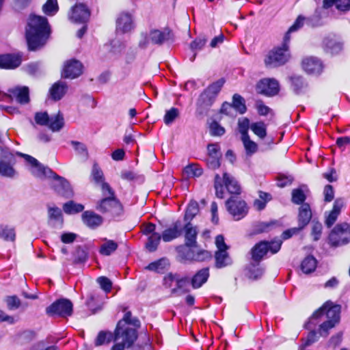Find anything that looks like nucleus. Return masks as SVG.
<instances>
[{"instance_id":"f257e3e1","label":"nucleus","mask_w":350,"mask_h":350,"mask_svg":"<svg viewBox=\"0 0 350 350\" xmlns=\"http://www.w3.org/2000/svg\"><path fill=\"white\" fill-rule=\"evenodd\" d=\"M340 313V306L328 301L313 313L306 325L307 328L312 329L319 323V319H325L319 325V333L321 336L326 337L329 331L339 323Z\"/></svg>"},{"instance_id":"f03ea898","label":"nucleus","mask_w":350,"mask_h":350,"mask_svg":"<svg viewBox=\"0 0 350 350\" xmlns=\"http://www.w3.org/2000/svg\"><path fill=\"white\" fill-rule=\"evenodd\" d=\"M50 34V28L45 17L31 15L26 27V39L29 50L35 51L44 46Z\"/></svg>"},{"instance_id":"7ed1b4c3","label":"nucleus","mask_w":350,"mask_h":350,"mask_svg":"<svg viewBox=\"0 0 350 350\" xmlns=\"http://www.w3.org/2000/svg\"><path fill=\"white\" fill-rule=\"evenodd\" d=\"M288 42L284 40L281 47L272 49L265 58V64L267 67H277L284 64L290 58Z\"/></svg>"},{"instance_id":"20e7f679","label":"nucleus","mask_w":350,"mask_h":350,"mask_svg":"<svg viewBox=\"0 0 350 350\" xmlns=\"http://www.w3.org/2000/svg\"><path fill=\"white\" fill-rule=\"evenodd\" d=\"M225 81L220 79L218 81L211 84L204 92L200 94L198 101V105L203 108L211 107L221 88L223 87Z\"/></svg>"},{"instance_id":"39448f33","label":"nucleus","mask_w":350,"mask_h":350,"mask_svg":"<svg viewBox=\"0 0 350 350\" xmlns=\"http://www.w3.org/2000/svg\"><path fill=\"white\" fill-rule=\"evenodd\" d=\"M124 321H118L114 332V340L120 342L126 347H130L136 340L137 336L136 329L129 326H124Z\"/></svg>"},{"instance_id":"423d86ee","label":"nucleus","mask_w":350,"mask_h":350,"mask_svg":"<svg viewBox=\"0 0 350 350\" xmlns=\"http://www.w3.org/2000/svg\"><path fill=\"white\" fill-rule=\"evenodd\" d=\"M97 211L102 213H108L112 217L121 215L123 208L115 196H107L99 200L96 206Z\"/></svg>"},{"instance_id":"0eeeda50","label":"nucleus","mask_w":350,"mask_h":350,"mask_svg":"<svg viewBox=\"0 0 350 350\" xmlns=\"http://www.w3.org/2000/svg\"><path fill=\"white\" fill-rule=\"evenodd\" d=\"M329 241L334 247L347 243L350 241L349 225L347 223L336 225L329 234Z\"/></svg>"},{"instance_id":"6e6552de","label":"nucleus","mask_w":350,"mask_h":350,"mask_svg":"<svg viewBox=\"0 0 350 350\" xmlns=\"http://www.w3.org/2000/svg\"><path fill=\"white\" fill-rule=\"evenodd\" d=\"M282 245L281 240H276L271 242L261 241L257 243L252 249V258L255 261H260L269 250L272 254L277 253Z\"/></svg>"},{"instance_id":"1a4fd4ad","label":"nucleus","mask_w":350,"mask_h":350,"mask_svg":"<svg viewBox=\"0 0 350 350\" xmlns=\"http://www.w3.org/2000/svg\"><path fill=\"white\" fill-rule=\"evenodd\" d=\"M17 154L25 159L29 170L34 176L40 178H51L53 174V172L51 169L44 167L33 157L19 152H17Z\"/></svg>"},{"instance_id":"9d476101","label":"nucleus","mask_w":350,"mask_h":350,"mask_svg":"<svg viewBox=\"0 0 350 350\" xmlns=\"http://www.w3.org/2000/svg\"><path fill=\"white\" fill-rule=\"evenodd\" d=\"M72 304L70 300L60 299L47 307L46 312L48 315L51 317L58 316L66 317L72 314Z\"/></svg>"},{"instance_id":"9b49d317","label":"nucleus","mask_w":350,"mask_h":350,"mask_svg":"<svg viewBox=\"0 0 350 350\" xmlns=\"http://www.w3.org/2000/svg\"><path fill=\"white\" fill-rule=\"evenodd\" d=\"M226 207L229 213L237 220H239L246 215L248 208L245 201L237 196H232L226 201Z\"/></svg>"},{"instance_id":"f8f14e48","label":"nucleus","mask_w":350,"mask_h":350,"mask_svg":"<svg viewBox=\"0 0 350 350\" xmlns=\"http://www.w3.org/2000/svg\"><path fill=\"white\" fill-rule=\"evenodd\" d=\"M15 162L14 155L7 150H3L2 159L0 161V175L13 178L16 174V170L13 167Z\"/></svg>"},{"instance_id":"ddd939ff","label":"nucleus","mask_w":350,"mask_h":350,"mask_svg":"<svg viewBox=\"0 0 350 350\" xmlns=\"http://www.w3.org/2000/svg\"><path fill=\"white\" fill-rule=\"evenodd\" d=\"M51 178H53V187L59 195L66 198H70L72 196L70 185L64 178L58 176L55 172H53Z\"/></svg>"},{"instance_id":"4468645a","label":"nucleus","mask_w":350,"mask_h":350,"mask_svg":"<svg viewBox=\"0 0 350 350\" xmlns=\"http://www.w3.org/2000/svg\"><path fill=\"white\" fill-rule=\"evenodd\" d=\"M256 89L258 93L273 96L279 92V83L274 79H264L259 81Z\"/></svg>"},{"instance_id":"2eb2a0df","label":"nucleus","mask_w":350,"mask_h":350,"mask_svg":"<svg viewBox=\"0 0 350 350\" xmlns=\"http://www.w3.org/2000/svg\"><path fill=\"white\" fill-rule=\"evenodd\" d=\"M90 15V10L86 5L78 3L72 8L69 18L76 23H85L88 20Z\"/></svg>"},{"instance_id":"dca6fc26","label":"nucleus","mask_w":350,"mask_h":350,"mask_svg":"<svg viewBox=\"0 0 350 350\" xmlns=\"http://www.w3.org/2000/svg\"><path fill=\"white\" fill-rule=\"evenodd\" d=\"M83 66L77 60H70L65 63L62 71V77L64 78L75 79L82 73Z\"/></svg>"},{"instance_id":"f3484780","label":"nucleus","mask_w":350,"mask_h":350,"mask_svg":"<svg viewBox=\"0 0 350 350\" xmlns=\"http://www.w3.org/2000/svg\"><path fill=\"white\" fill-rule=\"evenodd\" d=\"M325 52L331 54H337L342 51L343 43L336 35H329L325 38L323 42Z\"/></svg>"},{"instance_id":"a211bd4d","label":"nucleus","mask_w":350,"mask_h":350,"mask_svg":"<svg viewBox=\"0 0 350 350\" xmlns=\"http://www.w3.org/2000/svg\"><path fill=\"white\" fill-rule=\"evenodd\" d=\"M183 234V225L180 221H176L169 228H166L161 236L164 242H170L180 237Z\"/></svg>"},{"instance_id":"6ab92c4d","label":"nucleus","mask_w":350,"mask_h":350,"mask_svg":"<svg viewBox=\"0 0 350 350\" xmlns=\"http://www.w3.org/2000/svg\"><path fill=\"white\" fill-rule=\"evenodd\" d=\"M221 157V154L219 151V146L217 144H210L208 146L206 162L210 168L216 169L219 167Z\"/></svg>"},{"instance_id":"aec40b11","label":"nucleus","mask_w":350,"mask_h":350,"mask_svg":"<svg viewBox=\"0 0 350 350\" xmlns=\"http://www.w3.org/2000/svg\"><path fill=\"white\" fill-rule=\"evenodd\" d=\"M302 67L306 72L314 75L320 74L323 70L321 62L314 57L305 58L302 61Z\"/></svg>"},{"instance_id":"412c9836","label":"nucleus","mask_w":350,"mask_h":350,"mask_svg":"<svg viewBox=\"0 0 350 350\" xmlns=\"http://www.w3.org/2000/svg\"><path fill=\"white\" fill-rule=\"evenodd\" d=\"M82 221L88 227L96 228L100 226L103 221V217L93 211H85L82 215Z\"/></svg>"},{"instance_id":"4be33fe9","label":"nucleus","mask_w":350,"mask_h":350,"mask_svg":"<svg viewBox=\"0 0 350 350\" xmlns=\"http://www.w3.org/2000/svg\"><path fill=\"white\" fill-rule=\"evenodd\" d=\"M21 63L18 55L5 54L0 55V68L13 69L19 66Z\"/></svg>"},{"instance_id":"5701e85b","label":"nucleus","mask_w":350,"mask_h":350,"mask_svg":"<svg viewBox=\"0 0 350 350\" xmlns=\"http://www.w3.org/2000/svg\"><path fill=\"white\" fill-rule=\"evenodd\" d=\"M183 230L185 232V244L187 246H196L198 234L197 228L188 221L184 226H183Z\"/></svg>"},{"instance_id":"b1692460","label":"nucleus","mask_w":350,"mask_h":350,"mask_svg":"<svg viewBox=\"0 0 350 350\" xmlns=\"http://www.w3.org/2000/svg\"><path fill=\"white\" fill-rule=\"evenodd\" d=\"M133 28V20L131 16L127 13L121 14L116 21V30L125 33Z\"/></svg>"},{"instance_id":"393cba45","label":"nucleus","mask_w":350,"mask_h":350,"mask_svg":"<svg viewBox=\"0 0 350 350\" xmlns=\"http://www.w3.org/2000/svg\"><path fill=\"white\" fill-rule=\"evenodd\" d=\"M171 31L165 29L163 31L152 30L150 32L149 40L154 44H162L164 42L171 39Z\"/></svg>"},{"instance_id":"a878e982","label":"nucleus","mask_w":350,"mask_h":350,"mask_svg":"<svg viewBox=\"0 0 350 350\" xmlns=\"http://www.w3.org/2000/svg\"><path fill=\"white\" fill-rule=\"evenodd\" d=\"M10 97L15 98L18 103L21 104L27 103L29 100V89L27 87L15 88L10 90Z\"/></svg>"},{"instance_id":"bb28decb","label":"nucleus","mask_w":350,"mask_h":350,"mask_svg":"<svg viewBox=\"0 0 350 350\" xmlns=\"http://www.w3.org/2000/svg\"><path fill=\"white\" fill-rule=\"evenodd\" d=\"M312 217V212L310 205L307 203H304L299 208L298 221L301 228H304L308 225Z\"/></svg>"},{"instance_id":"cd10ccee","label":"nucleus","mask_w":350,"mask_h":350,"mask_svg":"<svg viewBox=\"0 0 350 350\" xmlns=\"http://www.w3.org/2000/svg\"><path fill=\"white\" fill-rule=\"evenodd\" d=\"M67 86L64 82L57 81L55 83L49 90L50 96L54 100H60L66 94Z\"/></svg>"},{"instance_id":"c85d7f7f","label":"nucleus","mask_w":350,"mask_h":350,"mask_svg":"<svg viewBox=\"0 0 350 350\" xmlns=\"http://www.w3.org/2000/svg\"><path fill=\"white\" fill-rule=\"evenodd\" d=\"M64 125V116L59 111L57 114L49 116V120L47 126L53 132H57L60 131L63 128Z\"/></svg>"},{"instance_id":"c756f323","label":"nucleus","mask_w":350,"mask_h":350,"mask_svg":"<svg viewBox=\"0 0 350 350\" xmlns=\"http://www.w3.org/2000/svg\"><path fill=\"white\" fill-rule=\"evenodd\" d=\"M191 246H187L186 244L184 245H180L177 247L176 251L178 253L177 257L181 262L185 261H192L194 256V251L190 247Z\"/></svg>"},{"instance_id":"7c9ffc66","label":"nucleus","mask_w":350,"mask_h":350,"mask_svg":"<svg viewBox=\"0 0 350 350\" xmlns=\"http://www.w3.org/2000/svg\"><path fill=\"white\" fill-rule=\"evenodd\" d=\"M223 178L225 186L230 193L239 194L241 187L234 178L227 173H224Z\"/></svg>"},{"instance_id":"2f4dec72","label":"nucleus","mask_w":350,"mask_h":350,"mask_svg":"<svg viewBox=\"0 0 350 350\" xmlns=\"http://www.w3.org/2000/svg\"><path fill=\"white\" fill-rule=\"evenodd\" d=\"M334 5L340 11L346 12L350 10V0H323L324 8H329Z\"/></svg>"},{"instance_id":"473e14b6","label":"nucleus","mask_w":350,"mask_h":350,"mask_svg":"<svg viewBox=\"0 0 350 350\" xmlns=\"http://www.w3.org/2000/svg\"><path fill=\"white\" fill-rule=\"evenodd\" d=\"M209 276L208 268L200 270L192 278L191 284L193 288H199L205 283Z\"/></svg>"},{"instance_id":"72a5a7b5","label":"nucleus","mask_w":350,"mask_h":350,"mask_svg":"<svg viewBox=\"0 0 350 350\" xmlns=\"http://www.w3.org/2000/svg\"><path fill=\"white\" fill-rule=\"evenodd\" d=\"M226 250H217L215 252V265L217 268H222L230 264V258Z\"/></svg>"},{"instance_id":"f704fd0d","label":"nucleus","mask_w":350,"mask_h":350,"mask_svg":"<svg viewBox=\"0 0 350 350\" xmlns=\"http://www.w3.org/2000/svg\"><path fill=\"white\" fill-rule=\"evenodd\" d=\"M104 243L100 245V253L104 256H109L118 248V243L113 240L104 239Z\"/></svg>"},{"instance_id":"c9c22d12","label":"nucleus","mask_w":350,"mask_h":350,"mask_svg":"<svg viewBox=\"0 0 350 350\" xmlns=\"http://www.w3.org/2000/svg\"><path fill=\"white\" fill-rule=\"evenodd\" d=\"M271 199V195L268 193L259 191L258 198L254 202V206L258 211L264 209L267 203Z\"/></svg>"},{"instance_id":"e433bc0d","label":"nucleus","mask_w":350,"mask_h":350,"mask_svg":"<svg viewBox=\"0 0 350 350\" xmlns=\"http://www.w3.org/2000/svg\"><path fill=\"white\" fill-rule=\"evenodd\" d=\"M317 267V260L311 256H307L301 264V269L305 273H310Z\"/></svg>"},{"instance_id":"4c0bfd02","label":"nucleus","mask_w":350,"mask_h":350,"mask_svg":"<svg viewBox=\"0 0 350 350\" xmlns=\"http://www.w3.org/2000/svg\"><path fill=\"white\" fill-rule=\"evenodd\" d=\"M306 18L301 15H299L297 19L295 20V23L290 27L288 31L286 33L284 38L286 42H289L291 37L290 33L292 32H295L299 29H301L305 23Z\"/></svg>"},{"instance_id":"58836bf2","label":"nucleus","mask_w":350,"mask_h":350,"mask_svg":"<svg viewBox=\"0 0 350 350\" xmlns=\"http://www.w3.org/2000/svg\"><path fill=\"white\" fill-rule=\"evenodd\" d=\"M202 174V168L196 164L187 165L183 170V175L187 178L199 177Z\"/></svg>"},{"instance_id":"ea45409f","label":"nucleus","mask_w":350,"mask_h":350,"mask_svg":"<svg viewBox=\"0 0 350 350\" xmlns=\"http://www.w3.org/2000/svg\"><path fill=\"white\" fill-rule=\"evenodd\" d=\"M241 141L243 144L247 155L251 156L257 151V144L250 139L249 135L241 136Z\"/></svg>"},{"instance_id":"a19ab883","label":"nucleus","mask_w":350,"mask_h":350,"mask_svg":"<svg viewBox=\"0 0 350 350\" xmlns=\"http://www.w3.org/2000/svg\"><path fill=\"white\" fill-rule=\"evenodd\" d=\"M113 338V335L111 332L100 331L95 340V345L98 347L105 344H108Z\"/></svg>"},{"instance_id":"79ce46f5","label":"nucleus","mask_w":350,"mask_h":350,"mask_svg":"<svg viewBox=\"0 0 350 350\" xmlns=\"http://www.w3.org/2000/svg\"><path fill=\"white\" fill-rule=\"evenodd\" d=\"M84 209L83 205L75 203L73 201H69L63 206L64 211L67 214H75L81 212Z\"/></svg>"},{"instance_id":"37998d69","label":"nucleus","mask_w":350,"mask_h":350,"mask_svg":"<svg viewBox=\"0 0 350 350\" xmlns=\"http://www.w3.org/2000/svg\"><path fill=\"white\" fill-rule=\"evenodd\" d=\"M91 178L96 185L105 181L103 172L97 163L93 165Z\"/></svg>"},{"instance_id":"c03bdc74","label":"nucleus","mask_w":350,"mask_h":350,"mask_svg":"<svg viewBox=\"0 0 350 350\" xmlns=\"http://www.w3.org/2000/svg\"><path fill=\"white\" fill-rule=\"evenodd\" d=\"M59 10L57 0H47L42 6V11L49 16H53Z\"/></svg>"},{"instance_id":"a18cd8bd","label":"nucleus","mask_w":350,"mask_h":350,"mask_svg":"<svg viewBox=\"0 0 350 350\" xmlns=\"http://www.w3.org/2000/svg\"><path fill=\"white\" fill-rule=\"evenodd\" d=\"M161 237L159 233H152L148 239L146 244L147 250L150 252H154L159 244Z\"/></svg>"},{"instance_id":"49530a36","label":"nucleus","mask_w":350,"mask_h":350,"mask_svg":"<svg viewBox=\"0 0 350 350\" xmlns=\"http://www.w3.org/2000/svg\"><path fill=\"white\" fill-rule=\"evenodd\" d=\"M199 206L197 202L191 201L189 204L185 215V220L190 221L198 213Z\"/></svg>"},{"instance_id":"de8ad7c7","label":"nucleus","mask_w":350,"mask_h":350,"mask_svg":"<svg viewBox=\"0 0 350 350\" xmlns=\"http://www.w3.org/2000/svg\"><path fill=\"white\" fill-rule=\"evenodd\" d=\"M250 129L260 139L265 138L267 135L266 126L262 122L252 124Z\"/></svg>"},{"instance_id":"09e8293b","label":"nucleus","mask_w":350,"mask_h":350,"mask_svg":"<svg viewBox=\"0 0 350 350\" xmlns=\"http://www.w3.org/2000/svg\"><path fill=\"white\" fill-rule=\"evenodd\" d=\"M234 111H239L240 113H244L246 111V107L244 103L243 98L238 94L233 96L232 104Z\"/></svg>"},{"instance_id":"8fccbe9b","label":"nucleus","mask_w":350,"mask_h":350,"mask_svg":"<svg viewBox=\"0 0 350 350\" xmlns=\"http://www.w3.org/2000/svg\"><path fill=\"white\" fill-rule=\"evenodd\" d=\"M168 265V262L165 259H160L157 261L153 262L149 264L146 269L150 271H154L157 272H161L165 269V268Z\"/></svg>"},{"instance_id":"3c124183","label":"nucleus","mask_w":350,"mask_h":350,"mask_svg":"<svg viewBox=\"0 0 350 350\" xmlns=\"http://www.w3.org/2000/svg\"><path fill=\"white\" fill-rule=\"evenodd\" d=\"M0 238L3 239L5 241H14V230L8 227L0 226Z\"/></svg>"},{"instance_id":"603ef678","label":"nucleus","mask_w":350,"mask_h":350,"mask_svg":"<svg viewBox=\"0 0 350 350\" xmlns=\"http://www.w3.org/2000/svg\"><path fill=\"white\" fill-rule=\"evenodd\" d=\"M179 111L176 108L172 107L167 111L164 116V122L168 125L174 122V120L178 116Z\"/></svg>"},{"instance_id":"864d4df0","label":"nucleus","mask_w":350,"mask_h":350,"mask_svg":"<svg viewBox=\"0 0 350 350\" xmlns=\"http://www.w3.org/2000/svg\"><path fill=\"white\" fill-rule=\"evenodd\" d=\"M291 81L293 90L297 93H299L304 88L306 87V83L301 77H293L291 78Z\"/></svg>"},{"instance_id":"5fc2aeb1","label":"nucleus","mask_w":350,"mask_h":350,"mask_svg":"<svg viewBox=\"0 0 350 350\" xmlns=\"http://www.w3.org/2000/svg\"><path fill=\"white\" fill-rule=\"evenodd\" d=\"M306 200V195L301 189H295L292 191V202L295 204H299L303 203Z\"/></svg>"},{"instance_id":"6e6d98bb","label":"nucleus","mask_w":350,"mask_h":350,"mask_svg":"<svg viewBox=\"0 0 350 350\" xmlns=\"http://www.w3.org/2000/svg\"><path fill=\"white\" fill-rule=\"evenodd\" d=\"M71 144L75 148V151L79 154L80 156L83 157V158L87 159L88 157V152L86 146L79 142L72 141Z\"/></svg>"},{"instance_id":"4d7b16f0","label":"nucleus","mask_w":350,"mask_h":350,"mask_svg":"<svg viewBox=\"0 0 350 350\" xmlns=\"http://www.w3.org/2000/svg\"><path fill=\"white\" fill-rule=\"evenodd\" d=\"M210 133L213 136H221L225 133V129L218 122L213 121L210 124Z\"/></svg>"},{"instance_id":"13d9d810","label":"nucleus","mask_w":350,"mask_h":350,"mask_svg":"<svg viewBox=\"0 0 350 350\" xmlns=\"http://www.w3.org/2000/svg\"><path fill=\"white\" fill-rule=\"evenodd\" d=\"M239 130L241 136H247V131L250 128V120L246 118H243L239 120L238 122Z\"/></svg>"},{"instance_id":"bf43d9fd","label":"nucleus","mask_w":350,"mask_h":350,"mask_svg":"<svg viewBox=\"0 0 350 350\" xmlns=\"http://www.w3.org/2000/svg\"><path fill=\"white\" fill-rule=\"evenodd\" d=\"M120 321H124V326H129V325H133L135 327H139L140 325L139 321L137 319L131 318V312H126L123 319Z\"/></svg>"},{"instance_id":"052dcab7","label":"nucleus","mask_w":350,"mask_h":350,"mask_svg":"<svg viewBox=\"0 0 350 350\" xmlns=\"http://www.w3.org/2000/svg\"><path fill=\"white\" fill-rule=\"evenodd\" d=\"M49 215L50 219H54L61 224L63 222L62 215L61 210L57 207H53L49 208Z\"/></svg>"},{"instance_id":"680f3d73","label":"nucleus","mask_w":350,"mask_h":350,"mask_svg":"<svg viewBox=\"0 0 350 350\" xmlns=\"http://www.w3.org/2000/svg\"><path fill=\"white\" fill-rule=\"evenodd\" d=\"M211 254L206 250H199L194 252L193 260L202 262L211 258Z\"/></svg>"},{"instance_id":"e2e57ef3","label":"nucleus","mask_w":350,"mask_h":350,"mask_svg":"<svg viewBox=\"0 0 350 350\" xmlns=\"http://www.w3.org/2000/svg\"><path fill=\"white\" fill-rule=\"evenodd\" d=\"M49 120V116L46 112H38L35 115L36 122L41 126H47Z\"/></svg>"},{"instance_id":"0e129e2a","label":"nucleus","mask_w":350,"mask_h":350,"mask_svg":"<svg viewBox=\"0 0 350 350\" xmlns=\"http://www.w3.org/2000/svg\"><path fill=\"white\" fill-rule=\"evenodd\" d=\"M189 284V280L187 278H183L177 275L176 281V287L172 289V293H176L178 292L179 290L184 288Z\"/></svg>"},{"instance_id":"69168bd1","label":"nucleus","mask_w":350,"mask_h":350,"mask_svg":"<svg viewBox=\"0 0 350 350\" xmlns=\"http://www.w3.org/2000/svg\"><path fill=\"white\" fill-rule=\"evenodd\" d=\"M177 274L169 273L165 275L163 278V284L167 288H172V289L176 287Z\"/></svg>"},{"instance_id":"338daca9","label":"nucleus","mask_w":350,"mask_h":350,"mask_svg":"<svg viewBox=\"0 0 350 350\" xmlns=\"http://www.w3.org/2000/svg\"><path fill=\"white\" fill-rule=\"evenodd\" d=\"M215 189L217 197L221 199L223 198L224 189L221 184V178L218 174H217L215 178Z\"/></svg>"},{"instance_id":"774afa93","label":"nucleus","mask_w":350,"mask_h":350,"mask_svg":"<svg viewBox=\"0 0 350 350\" xmlns=\"http://www.w3.org/2000/svg\"><path fill=\"white\" fill-rule=\"evenodd\" d=\"M98 283L100 287L106 292H109L111 289L112 284L109 279L106 277L102 276L97 279Z\"/></svg>"}]
</instances>
